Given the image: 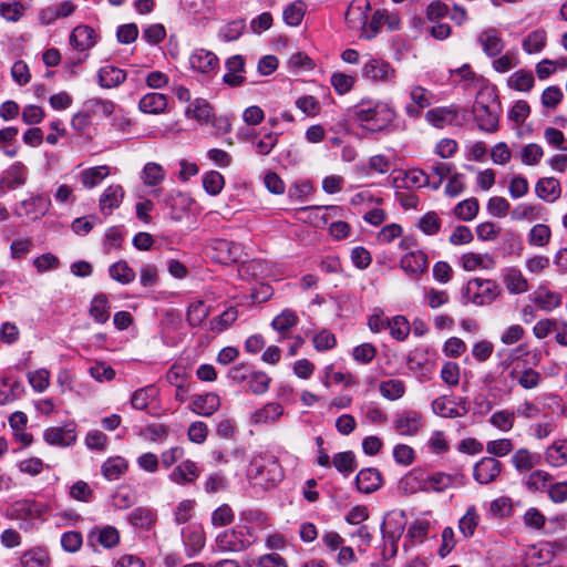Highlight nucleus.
<instances>
[{
	"instance_id": "052dcab7",
	"label": "nucleus",
	"mask_w": 567,
	"mask_h": 567,
	"mask_svg": "<svg viewBox=\"0 0 567 567\" xmlns=\"http://www.w3.org/2000/svg\"><path fill=\"white\" fill-rule=\"evenodd\" d=\"M386 328L390 329V334L398 341H404L411 330L409 321L403 316H395L388 320Z\"/></svg>"
},
{
	"instance_id": "5701e85b",
	"label": "nucleus",
	"mask_w": 567,
	"mask_h": 567,
	"mask_svg": "<svg viewBox=\"0 0 567 567\" xmlns=\"http://www.w3.org/2000/svg\"><path fill=\"white\" fill-rule=\"evenodd\" d=\"M124 198V189L121 185H110L104 189L100 196L99 205L100 210L104 215H110L115 208H117Z\"/></svg>"
},
{
	"instance_id": "0e129e2a",
	"label": "nucleus",
	"mask_w": 567,
	"mask_h": 567,
	"mask_svg": "<svg viewBox=\"0 0 567 567\" xmlns=\"http://www.w3.org/2000/svg\"><path fill=\"white\" fill-rule=\"evenodd\" d=\"M546 38V32L544 30H535L523 41V49L529 54L538 53L545 47Z\"/></svg>"
},
{
	"instance_id": "f3484780",
	"label": "nucleus",
	"mask_w": 567,
	"mask_h": 567,
	"mask_svg": "<svg viewBox=\"0 0 567 567\" xmlns=\"http://www.w3.org/2000/svg\"><path fill=\"white\" fill-rule=\"evenodd\" d=\"M44 441L50 445L70 446L76 440V432L74 426H51L43 433Z\"/></svg>"
},
{
	"instance_id": "0eeeda50",
	"label": "nucleus",
	"mask_w": 567,
	"mask_h": 567,
	"mask_svg": "<svg viewBox=\"0 0 567 567\" xmlns=\"http://www.w3.org/2000/svg\"><path fill=\"white\" fill-rule=\"evenodd\" d=\"M422 426V414L415 410H403L396 413L393 420L394 431L403 436L416 435Z\"/></svg>"
},
{
	"instance_id": "5fc2aeb1",
	"label": "nucleus",
	"mask_w": 567,
	"mask_h": 567,
	"mask_svg": "<svg viewBox=\"0 0 567 567\" xmlns=\"http://www.w3.org/2000/svg\"><path fill=\"white\" fill-rule=\"evenodd\" d=\"M534 301L542 310L551 311L561 305V296L549 290H538Z\"/></svg>"
},
{
	"instance_id": "3c124183",
	"label": "nucleus",
	"mask_w": 567,
	"mask_h": 567,
	"mask_svg": "<svg viewBox=\"0 0 567 567\" xmlns=\"http://www.w3.org/2000/svg\"><path fill=\"white\" fill-rule=\"evenodd\" d=\"M111 278L122 285H127L135 279V271L125 260H118L109 268Z\"/></svg>"
},
{
	"instance_id": "e433bc0d",
	"label": "nucleus",
	"mask_w": 567,
	"mask_h": 567,
	"mask_svg": "<svg viewBox=\"0 0 567 567\" xmlns=\"http://www.w3.org/2000/svg\"><path fill=\"white\" fill-rule=\"evenodd\" d=\"M509 377L516 379L517 383L525 390L536 389L544 380L543 375L532 368H526L520 372L513 369Z\"/></svg>"
},
{
	"instance_id": "774afa93",
	"label": "nucleus",
	"mask_w": 567,
	"mask_h": 567,
	"mask_svg": "<svg viewBox=\"0 0 567 567\" xmlns=\"http://www.w3.org/2000/svg\"><path fill=\"white\" fill-rule=\"evenodd\" d=\"M515 422L514 412L502 410L494 412L489 417V423L503 432H509Z\"/></svg>"
},
{
	"instance_id": "680f3d73",
	"label": "nucleus",
	"mask_w": 567,
	"mask_h": 567,
	"mask_svg": "<svg viewBox=\"0 0 567 567\" xmlns=\"http://www.w3.org/2000/svg\"><path fill=\"white\" fill-rule=\"evenodd\" d=\"M306 12V4L302 1H296L289 4L282 13L284 21L290 27H297L301 23Z\"/></svg>"
},
{
	"instance_id": "2f4dec72",
	"label": "nucleus",
	"mask_w": 567,
	"mask_h": 567,
	"mask_svg": "<svg viewBox=\"0 0 567 567\" xmlns=\"http://www.w3.org/2000/svg\"><path fill=\"white\" fill-rule=\"evenodd\" d=\"M168 104L167 96L162 93H147L138 102V109L146 114H162Z\"/></svg>"
},
{
	"instance_id": "a878e982",
	"label": "nucleus",
	"mask_w": 567,
	"mask_h": 567,
	"mask_svg": "<svg viewBox=\"0 0 567 567\" xmlns=\"http://www.w3.org/2000/svg\"><path fill=\"white\" fill-rule=\"evenodd\" d=\"M537 197L546 203H555L561 194L559 182L554 177H543L535 185Z\"/></svg>"
},
{
	"instance_id": "473e14b6",
	"label": "nucleus",
	"mask_w": 567,
	"mask_h": 567,
	"mask_svg": "<svg viewBox=\"0 0 567 567\" xmlns=\"http://www.w3.org/2000/svg\"><path fill=\"white\" fill-rule=\"evenodd\" d=\"M219 405V396L215 393H207L194 396L190 409L199 415L209 416L218 410Z\"/></svg>"
},
{
	"instance_id": "dca6fc26",
	"label": "nucleus",
	"mask_w": 567,
	"mask_h": 567,
	"mask_svg": "<svg viewBox=\"0 0 567 567\" xmlns=\"http://www.w3.org/2000/svg\"><path fill=\"white\" fill-rule=\"evenodd\" d=\"M200 475V471L196 463L190 460L183 461L176 465L168 474L171 482L177 485L193 484Z\"/></svg>"
},
{
	"instance_id": "f03ea898",
	"label": "nucleus",
	"mask_w": 567,
	"mask_h": 567,
	"mask_svg": "<svg viewBox=\"0 0 567 567\" xmlns=\"http://www.w3.org/2000/svg\"><path fill=\"white\" fill-rule=\"evenodd\" d=\"M472 111L481 131L494 133L498 130V103L497 96L492 90L478 91Z\"/></svg>"
},
{
	"instance_id": "37998d69",
	"label": "nucleus",
	"mask_w": 567,
	"mask_h": 567,
	"mask_svg": "<svg viewBox=\"0 0 567 567\" xmlns=\"http://www.w3.org/2000/svg\"><path fill=\"white\" fill-rule=\"evenodd\" d=\"M185 115L188 118H195L199 123H207L213 115V109L207 101L196 99L185 110Z\"/></svg>"
},
{
	"instance_id": "20e7f679",
	"label": "nucleus",
	"mask_w": 567,
	"mask_h": 567,
	"mask_svg": "<svg viewBox=\"0 0 567 567\" xmlns=\"http://www.w3.org/2000/svg\"><path fill=\"white\" fill-rule=\"evenodd\" d=\"M499 295V285L492 279L483 278L471 279L463 292L465 300L476 306L491 305Z\"/></svg>"
},
{
	"instance_id": "8fccbe9b",
	"label": "nucleus",
	"mask_w": 567,
	"mask_h": 567,
	"mask_svg": "<svg viewBox=\"0 0 567 567\" xmlns=\"http://www.w3.org/2000/svg\"><path fill=\"white\" fill-rule=\"evenodd\" d=\"M270 381L271 379L267 373L254 370L246 383L247 391L261 395L268 391Z\"/></svg>"
},
{
	"instance_id": "4468645a",
	"label": "nucleus",
	"mask_w": 567,
	"mask_h": 567,
	"mask_svg": "<svg viewBox=\"0 0 567 567\" xmlns=\"http://www.w3.org/2000/svg\"><path fill=\"white\" fill-rule=\"evenodd\" d=\"M411 104L405 106V112L410 117H419L421 111L431 105L433 93L421 85H413L410 89Z\"/></svg>"
},
{
	"instance_id": "412c9836",
	"label": "nucleus",
	"mask_w": 567,
	"mask_h": 567,
	"mask_svg": "<svg viewBox=\"0 0 567 567\" xmlns=\"http://www.w3.org/2000/svg\"><path fill=\"white\" fill-rule=\"evenodd\" d=\"M400 266L406 274L420 276L427 270V256L421 250L411 251L401 258Z\"/></svg>"
},
{
	"instance_id": "bb28decb",
	"label": "nucleus",
	"mask_w": 567,
	"mask_h": 567,
	"mask_svg": "<svg viewBox=\"0 0 567 567\" xmlns=\"http://www.w3.org/2000/svg\"><path fill=\"white\" fill-rule=\"evenodd\" d=\"M431 409L435 415L449 419L460 417L467 413L465 404L462 405V411H460V409L455 408L453 405V401L446 395H442L433 400Z\"/></svg>"
},
{
	"instance_id": "79ce46f5",
	"label": "nucleus",
	"mask_w": 567,
	"mask_h": 567,
	"mask_svg": "<svg viewBox=\"0 0 567 567\" xmlns=\"http://www.w3.org/2000/svg\"><path fill=\"white\" fill-rule=\"evenodd\" d=\"M250 138L256 153L262 156L270 154L275 146L278 144V134L274 132L265 134L258 141H255L256 134L251 132L249 134H245L243 140Z\"/></svg>"
},
{
	"instance_id": "09e8293b",
	"label": "nucleus",
	"mask_w": 567,
	"mask_h": 567,
	"mask_svg": "<svg viewBox=\"0 0 567 567\" xmlns=\"http://www.w3.org/2000/svg\"><path fill=\"white\" fill-rule=\"evenodd\" d=\"M155 519V513L147 507H137L128 515V520L133 526L145 529H150Z\"/></svg>"
},
{
	"instance_id": "49530a36",
	"label": "nucleus",
	"mask_w": 567,
	"mask_h": 567,
	"mask_svg": "<svg viewBox=\"0 0 567 567\" xmlns=\"http://www.w3.org/2000/svg\"><path fill=\"white\" fill-rule=\"evenodd\" d=\"M478 210H480L478 200L475 197H471V198L460 202L454 207V215L460 220L471 221L477 216Z\"/></svg>"
},
{
	"instance_id": "13d9d810",
	"label": "nucleus",
	"mask_w": 567,
	"mask_h": 567,
	"mask_svg": "<svg viewBox=\"0 0 567 567\" xmlns=\"http://www.w3.org/2000/svg\"><path fill=\"white\" fill-rule=\"evenodd\" d=\"M238 318V310L235 307L227 308L220 316L210 320V330L220 333L231 326Z\"/></svg>"
},
{
	"instance_id": "7c9ffc66",
	"label": "nucleus",
	"mask_w": 567,
	"mask_h": 567,
	"mask_svg": "<svg viewBox=\"0 0 567 567\" xmlns=\"http://www.w3.org/2000/svg\"><path fill=\"white\" fill-rule=\"evenodd\" d=\"M111 306L106 295L99 293L93 297L89 307V316L99 324H104L110 319Z\"/></svg>"
},
{
	"instance_id": "1a4fd4ad",
	"label": "nucleus",
	"mask_w": 567,
	"mask_h": 567,
	"mask_svg": "<svg viewBox=\"0 0 567 567\" xmlns=\"http://www.w3.org/2000/svg\"><path fill=\"white\" fill-rule=\"evenodd\" d=\"M209 247L213 251L212 257L214 260L223 265L236 262L241 252V248L238 244L226 239H213Z\"/></svg>"
},
{
	"instance_id": "338daca9",
	"label": "nucleus",
	"mask_w": 567,
	"mask_h": 567,
	"mask_svg": "<svg viewBox=\"0 0 567 567\" xmlns=\"http://www.w3.org/2000/svg\"><path fill=\"white\" fill-rule=\"evenodd\" d=\"M551 237V231L548 226L537 224L532 227L528 234V244L536 247L546 246Z\"/></svg>"
},
{
	"instance_id": "bf43d9fd",
	"label": "nucleus",
	"mask_w": 567,
	"mask_h": 567,
	"mask_svg": "<svg viewBox=\"0 0 567 567\" xmlns=\"http://www.w3.org/2000/svg\"><path fill=\"white\" fill-rule=\"evenodd\" d=\"M165 178L163 167L154 162H150L144 166L142 172V181L146 186H156Z\"/></svg>"
},
{
	"instance_id": "c9c22d12",
	"label": "nucleus",
	"mask_w": 567,
	"mask_h": 567,
	"mask_svg": "<svg viewBox=\"0 0 567 567\" xmlns=\"http://www.w3.org/2000/svg\"><path fill=\"white\" fill-rule=\"evenodd\" d=\"M110 175V167L100 165L86 168L81 172L80 179L84 188H94L102 183Z\"/></svg>"
},
{
	"instance_id": "cd10ccee",
	"label": "nucleus",
	"mask_w": 567,
	"mask_h": 567,
	"mask_svg": "<svg viewBox=\"0 0 567 567\" xmlns=\"http://www.w3.org/2000/svg\"><path fill=\"white\" fill-rule=\"evenodd\" d=\"M71 45L79 50L85 51L96 43L94 30L89 25H79L73 29L70 35Z\"/></svg>"
},
{
	"instance_id": "6e6552de",
	"label": "nucleus",
	"mask_w": 567,
	"mask_h": 567,
	"mask_svg": "<svg viewBox=\"0 0 567 567\" xmlns=\"http://www.w3.org/2000/svg\"><path fill=\"white\" fill-rule=\"evenodd\" d=\"M370 10L371 6L368 0H353L346 12V22L348 27L352 30L360 31V33L368 30Z\"/></svg>"
},
{
	"instance_id": "a211bd4d",
	"label": "nucleus",
	"mask_w": 567,
	"mask_h": 567,
	"mask_svg": "<svg viewBox=\"0 0 567 567\" xmlns=\"http://www.w3.org/2000/svg\"><path fill=\"white\" fill-rule=\"evenodd\" d=\"M282 415V405L278 402H269L250 414L249 423L254 426L271 424L278 421Z\"/></svg>"
},
{
	"instance_id": "c03bdc74",
	"label": "nucleus",
	"mask_w": 567,
	"mask_h": 567,
	"mask_svg": "<svg viewBox=\"0 0 567 567\" xmlns=\"http://www.w3.org/2000/svg\"><path fill=\"white\" fill-rule=\"evenodd\" d=\"M543 207L540 205L522 203L511 213V217L517 221H533L540 218Z\"/></svg>"
},
{
	"instance_id": "69168bd1",
	"label": "nucleus",
	"mask_w": 567,
	"mask_h": 567,
	"mask_svg": "<svg viewBox=\"0 0 567 567\" xmlns=\"http://www.w3.org/2000/svg\"><path fill=\"white\" fill-rule=\"evenodd\" d=\"M295 105L309 117H316L321 112L320 102L312 95H302L298 97L295 102Z\"/></svg>"
},
{
	"instance_id": "58836bf2",
	"label": "nucleus",
	"mask_w": 567,
	"mask_h": 567,
	"mask_svg": "<svg viewBox=\"0 0 567 567\" xmlns=\"http://www.w3.org/2000/svg\"><path fill=\"white\" fill-rule=\"evenodd\" d=\"M426 473L422 470L414 468L401 480V487L410 494L419 491L426 492Z\"/></svg>"
},
{
	"instance_id": "6e6d98bb",
	"label": "nucleus",
	"mask_w": 567,
	"mask_h": 567,
	"mask_svg": "<svg viewBox=\"0 0 567 567\" xmlns=\"http://www.w3.org/2000/svg\"><path fill=\"white\" fill-rule=\"evenodd\" d=\"M453 166L443 162H435L430 167V187L434 190L439 189L444 179L451 174Z\"/></svg>"
},
{
	"instance_id": "aec40b11",
	"label": "nucleus",
	"mask_w": 567,
	"mask_h": 567,
	"mask_svg": "<svg viewBox=\"0 0 567 567\" xmlns=\"http://www.w3.org/2000/svg\"><path fill=\"white\" fill-rule=\"evenodd\" d=\"M355 484L359 492L371 494L378 491L382 485L381 473L373 467L362 468L357 474Z\"/></svg>"
},
{
	"instance_id": "f8f14e48",
	"label": "nucleus",
	"mask_w": 567,
	"mask_h": 567,
	"mask_svg": "<svg viewBox=\"0 0 567 567\" xmlns=\"http://www.w3.org/2000/svg\"><path fill=\"white\" fill-rule=\"evenodd\" d=\"M477 42L488 58L498 56L505 48L504 40L495 28L481 31L477 35Z\"/></svg>"
},
{
	"instance_id": "c85d7f7f",
	"label": "nucleus",
	"mask_w": 567,
	"mask_h": 567,
	"mask_svg": "<svg viewBox=\"0 0 567 567\" xmlns=\"http://www.w3.org/2000/svg\"><path fill=\"white\" fill-rule=\"evenodd\" d=\"M495 259L489 254L466 252L461 257V265L466 271H475L477 269H493Z\"/></svg>"
},
{
	"instance_id": "9b49d317",
	"label": "nucleus",
	"mask_w": 567,
	"mask_h": 567,
	"mask_svg": "<svg viewBox=\"0 0 567 567\" xmlns=\"http://www.w3.org/2000/svg\"><path fill=\"white\" fill-rule=\"evenodd\" d=\"M503 465L495 457L481 458L473 468L474 480L480 484H489L499 476Z\"/></svg>"
},
{
	"instance_id": "a19ab883",
	"label": "nucleus",
	"mask_w": 567,
	"mask_h": 567,
	"mask_svg": "<svg viewBox=\"0 0 567 567\" xmlns=\"http://www.w3.org/2000/svg\"><path fill=\"white\" fill-rule=\"evenodd\" d=\"M539 463V455L527 449L517 450L512 456V464L518 472H527Z\"/></svg>"
},
{
	"instance_id": "864d4df0",
	"label": "nucleus",
	"mask_w": 567,
	"mask_h": 567,
	"mask_svg": "<svg viewBox=\"0 0 567 567\" xmlns=\"http://www.w3.org/2000/svg\"><path fill=\"white\" fill-rule=\"evenodd\" d=\"M480 523V515L474 506H470L466 513L458 520V529L464 537L470 538L474 535Z\"/></svg>"
},
{
	"instance_id": "4be33fe9",
	"label": "nucleus",
	"mask_w": 567,
	"mask_h": 567,
	"mask_svg": "<svg viewBox=\"0 0 567 567\" xmlns=\"http://www.w3.org/2000/svg\"><path fill=\"white\" fill-rule=\"evenodd\" d=\"M340 210L338 206H310L302 207L298 212L308 213L307 221L315 227H322L331 217L337 216Z\"/></svg>"
},
{
	"instance_id": "2eb2a0df",
	"label": "nucleus",
	"mask_w": 567,
	"mask_h": 567,
	"mask_svg": "<svg viewBox=\"0 0 567 567\" xmlns=\"http://www.w3.org/2000/svg\"><path fill=\"white\" fill-rule=\"evenodd\" d=\"M464 476L461 473L449 474L444 472H436L432 475L426 474V492H444L455 485L463 484Z\"/></svg>"
},
{
	"instance_id": "de8ad7c7",
	"label": "nucleus",
	"mask_w": 567,
	"mask_h": 567,
	"mask_svg": "<svg viewBox=\"0 0 567 567\" xmlns=\"http://www.w3.org/2000/svg\"><path fill=\"white\" fill-rule=\"evenodd\" d=\"M332 464L339 473L348 476L357 468L355 455L351 451L337 453L332 457Z\"/></svg>"
},
{
	"instance_id": "ddd939ff",
	"label": "nucleus",
	"mask_w": 567,
	"mask_h": 567,
	"mask_svg": "<svg viewBox=\"0 0 567 567\" xmlns=\"http://www.w3.org/2000/svg\"><path fill=\"white\" fill-rule=\"evenodd\" d=\"M460 109L456 105L439 106L425 113V120L434 127L443 128L456 123Z\"/></svg>"
},
{
	"instance_id": "603ef678",
	"label": "nucleus",
	"mask_w": 567,
	"mask_h": 567,
	"mask_svg": "<svg viewBox=\"0 0 567 567\" xmlns=\"http://www.w3.org/2000/svg\"><path fill=\"white\" fill-rule=\"evenodd\" d=\"M534 83L533 73L525 70L514 72L507 80V84L511 89L520 92L529 91L534 86Z\"/></svg>"
},
{
	"instance_id": "72a5a7b5",
	"label": "nucleus",
	"mask_w": 567,
	"mask_h": 567,
	"mask_svg": "<svg viewBox=\"0 0 567 567\" xmlns=\"http://www.w3.org/2000/svg\"><path fill=\"white\" fill-rule=\"evenodd\" d=\"M546 462L554 467H560L567 464V440L553 442L545 451Z\"/></svg>"
},
{
	"instance_id": "39448f33",
	"label": "nucleus",
	"mask_w": 567,
	"mask_h": 567,
	"mask_svg": "<svg viewBox=\"0 0 567 567\" xmlns=\"http://www.w3.org/2000/svg\"><path fill=\"white\" fill-rule=\"evenodd\" d=\"M249 476L257 484L272 486L282 478V471L279 463L274 458L254 461Z\"/></svg>"
},
{
	"instance_id": "ea45409f",
	"label": "nucleus",
	"mask_w": 567,
	"mask_h": 567,
	"mask_svg": "<svg viewBox=\"0 0 567 567\" xmlns=\"http://www.w3.org/2000/svg\"><path fill=\"white\" fill-rule=\"evenodd\" d=\"M22 567H50L51 559L42 548H32L22 554L20 558Z\"/></svg>"
},
{
	"instance_id": "a18cd8bd",
	"label": "nucleus",
	"mask_w": 567,
	"mask_h": 567,
	"mask_svg": "<svg viewBox=\"0 0 567 567\" xmlns=\"http://www.w3.org/2000/svg\"><path fill=\"white\" fill-rule=\"evenodd\" d=\"M381 395L390 401H396L405 394V383L400 379H389L379 385Z\"/></svg>"
},
{
	"instance_id": "b1692460",
	"label": "nucleus",
	"mask_w": 567,
	"mask_h": 567,
	"mask_svg": "<svg viewBox=\"0 0 567 567\" xmlns=\"http://www.w3.org/2000/svg\"><path fill=\"white\" fill-rule=\"evenodd\" d=\"M189 65L200 73H209L217 68L218 58L210 51L197 49L189 56Z\"/></svg>"
},
{
	"instance_id": "e2e57ef3",
	"label": "nucleus",
	"mask_w": 567,
	"mask_h": 567,
	"mask_svg": "<svg viewBox=\"0 0 567 567\" xmlns=\"http://www.w3.org/2000/svg\"><path fill=\"white\" fill-rule=\"evenodd\" d=\"M550 482L551 475L548 472L543 470H536L528 475L525 485L528 491L538 492L547 487L550 484Z\"/></svg>"
},
{
	"instance_id": "7ed1b4c3",
	"label": "nucleus",
	"mask_w": 567,
	"mask_h": 567,
	"mask_svg": "<svg viewBox=\"0 0 567 567\" xmlns=\"http://www.w3.org/2000/svg\"><path fill=\"white\" fill-rule=\"evenodd\" d=\"M256 538L252 528L247 525H237L219 533L215 538L214 548L219 553H239L250 547Z\"/></svg>"
},
{
	"instance_id": "c756f323",
	"label": "nucleus",
	"mask_w": 567,
	"mask_h": 567,
	"mask_svg": "<svg viewBox=\"0 0 567 567\" xmlns=\"http://www.w3.org/2000/svg\"><path fill=\"white\" fill-rule=\"evenodd\" d=\"M97 80L103 89L117 87L126 80V72L114 65H104L97 72Z\"/></svg>"
},
{
	"instance_id": "6ab92c4d",
	"label": "nucleus",
	"mask_w": 567,
	"mask_h": 567,
	"mask_svg": "<svg viewBox=\"0 0 567 567\" xmlns=\"http://www.w3.org/2000/svg\"><path fill=\"white\" fill-rule=\"evenodd\" d=\"M226 73L223 76L224 83L231 87L241 85L245 81V60L241 55L230 56L226 63Z\"/></svg>"
},
{
	"instance_id": "393cba45",
	"label": "nucleus",
	"mask_w": 567,
	"mask_h": 567,
	"mask_svg": "<svg viewBox=\"0 0 567 567\" xmlns=\"http://www.w3.org/2000/svg\"><path fill=\"white\" fill-rule=\"evenodd\" d=\"M128 462L123 456L116 455L106 458L101 465V473L107 481H117L126 474Z\"/></svg>"
},
{
	"instance_id": "4d7b16f0",
	"label": "nucleus",
	"mask_w": 567,
	"mask_h": 567,
	"mask_svg": "<svg viewBox=\"0 0 567 567\" xmlns=\"http://www.w3.org/2000/svg\"><path fill=\"white\" fill-rule=\"evenodd\" d=\"M113 505L120 509H126L135 504V493L130 485H120L116 487L113 496Z\"/></svg>"
},
{
	"instance_id": "9d476101",
	"label": "nucleus",
	"mask_w": 567,
	"mask_h": 567,
	"mask_svg": "<svg viewBox=\"0 0 567 567\" xmlns=\"http://www.w3.org/2000/svg\"><path fill=\"white\" fill-rule=\"evenodd\" d=\"M362 76L375 82H389L395 78V70L386 61L371 58L363 64Z\"/></svg>"
},
{
	"instance_id": "4c0bfd02",
	"label": "nucleus",
	"mask_w": 567,
	"mask_h": 567,
	"mask_svg": "<svg viewBox=\"0 0 567 567\" xmlns=\"http://www.w3.org/2000/svg\"><path fill=\"white\" fill-rule=\"evenodd\" d=\"M28 177V169L25 165L21 162H14L7 171L6 177L2 179V183L8 188H17L25 184Z\"/></svg>"
},
{
	"instance_id": "423d86ee",
	"label": "nucleus",
	"mask_w": 567,
	"mask_h": 567,
	"mask_svg": "<svg viewBox=\"0 0 567 567\" xmlns=\"http://www.w3.org/2000/svg\"><path fill=\"white\" fill-rule=\"evenodd\" d=\"M401 18L399 13L389 11L388 9H379L374 11L369 22L368 30L360 33L361 39H373L380 30L385 27L388 31H395L400 28Z\"/></svg>"
},
{
	"instance_id": "f257e3e1",
	"label": "nucleus",
	"mask_w": 567,
	"mask_h": 567,
	"mask_svg": "<svg viewBox=\"0 0 567 567\" xmlns=\"http://www.w3.org/2000/svg\"><path fill=\"white\" fill-rule=\"evenodd\" d=\"M354 121L365 131H386L395 118L394 110L385 102H362L353 110Z\"/></svg>"
},
{
	"instance_id": "f704fd0d",
	"label": "nucleus",
	"mask_w": 567,
	"mask_h": 567,
	"mask_svg": "<svg viewBox=\"0 0 567 567\" xmlns=\"http://www.w3.org/2000/svg\"><path fill=\"white\" fill-rule=\"evenodd\" d=\"M504 284L509 293L519 295L528 290L529 285L522 271L516 268H509L504 275Z\"/></svg>"
}]
</instances>
